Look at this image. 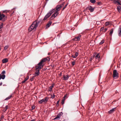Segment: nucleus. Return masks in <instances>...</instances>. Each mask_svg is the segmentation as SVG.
<instances>
[{
	"mask_svg": "<svg viewBox=\"0 0 121 121\" xmlns=\"http://www.w3.org/2000/svg\"><path fill=\"white\" fill-rule=\"evenodd\" d=\"M38 22H37L36 21H34L29 28L28 29L29 31L30 32L33 30H35L36 27L38 26V24L39 23Z\"/></svg>",
	"mask_w": 121,
	"mask_h": 121,
	"instance_id": "1",
	"label": "nucleus"
},
{
	"mask_svg": "<svg viewBox=\"0 0 121 121\" xmlns=\"http://www.w3.org/2000/svg\"><path fill=\"white\" fill-rule=\"evenodd\" d=\"M49 60L50 58L48 57L42 59L40 62L38 64V65H40L38 67V68H42L44 65V64L43 63L44 62L47 60L49 61Z\"/></svg>",
	"mask_w": 121,
	"mask_h": 121,
	"instance_id": "2",
	"label": "nucleus"
},
{
	"mask_svg": "<svg viewBox=\"0 0 121 121\" xmlns=\"http://www.w3.org/2000/svg\"><path fill=\"white\" fill-rule=\"evenodd\" d=\"M55 11L56 10L55 9H53L50 11L45 16L43 20L44 21L46 20L47 18L50 16L51 14Z\"/></svg>",
	"mask_w": 121,
	"mask_h": 121,
	"instance_id": "3",
	"label": "nucleus"
},
{
	"mask_svg": "<svg viewBox=\"0 0 121 121\" xmlns=\"http://www.w3.org/2000/svg\"><path fill=\"white\" fill-rule=\"evenodd\" d=\"M40 65H36L35 66L36 71V72H35V76H37L39 75V71L41 68H38V67Z\"/></svg>",
	"mask_w": 121,
	"mask_h": 121,
	"instance_id": "4",
	"label": "nucleus"
},
{
	"mask_svg": "<svg viewBox=\"0 0 121 121\" xmlns=\"http://www.w3.org/2000/svg\"><path fill=\"white\" fill-rule=\"evenodd\" d=\"M7 17L4 14H1L0 12V20L2 22H4L7 19Z\"/></svg>",
	"mask_w": 121,
	"mask_h": 121,
	"instance_id": "5",
	"label": "nucleus"
},
{
	"mask_svg": "<svg viewBox=\"0 0 121 121\" xmlns=\"http://www.w3.org/2000/svg\"><path fill=\"white\" fill-rule=\"evenodd\" d=\"M119 74L116 70H114L113 71V77L114 79H116L119 77Z\"/></svg>",
	"mask_w": 121,
	"mask_h": 121,
	"instance_id": "6",
	"label": "nucleus"
},
{
	"mask_svg": "<svg viewBox=\"0 0 121 121\" xmlns=\"http://www.w3.org/2000/svg\"><path fill=\"white\" fill-rule=\"evenodd\" d=\"M48 99V98L47 97H46L44 99H43L40 100L39 101V103L40 104H41L43 102L46 103Z\"/></svg>",
	"mask_w": 121,
	"mask_h": 121,
	"instance_id": "7",
	"label": "nucleus"
},
{
	"mask_svg": "<svg viewBox=\"0 0 121 121\" xmlns=\"http://www.w3.org/2000/svg\"><path fill=\"white\" fill-rule=\"evenodd\" d=\"M58 14V13L57 11L56 12L54 13L52 15L51 17L50 18V19L52 20L56 17V16Z\"/></svg>",
	"mask_w": 121,
	"mask_h": 121,
	"instance_id": "8",
	"label": "nucleus"
},
{
	"mask_svg": "<svg viewBox=\"0 0 121 121\" xmlns=\"http://www.w3.org/2000/svg\"><path fill=\"white\" fill-rule=\"evenodd\" d=\"M81 37V35H80L77 37H75L74 38L72 39V40L74 41H79L80 39V38Z\"/></svg>",
	"mask_w": 121,
	"mask_h": 121,
	"instance_id": "9",
	"label": "nucleus"
},
{
	"mask_svg": "<svg viewBox=\"0 0 121 121\" xmlns=\"http://www.w3.org/2000/svg\"><path fill=\"white\" fill-rule=\"evenodd\" d=\"M94 8H93L91 6L89 5L87 7V8L91 12L93 11Z\"/></svg>",
	"mask_w": 121,
	"mask_h": 121,
	"instance_id": "10",
	"label": "nucleus"
},
{
	"mask_svg": "<svg viewBox=\"0 0 121 121\" xmlns=\"http://www.w3.org/2000/svg\"><path fill=\"white\" fill-rule=\"evenodd\" d=\"M113 2V3L116 4L117 5H121L118 0H111Z\"/></svg>",
	"mask_w": 121,
	"mask_h": 121,
	"instance_id": "11",
	"label": "nucleus"
},
{
	"mask_svg": "<svg viewBox=\"0 0 121 121\" xmlns=\"http://www.w3.org/2000/svg\"><path fill=\"white\" fill-rule=\"evenodd\" d=\"M62 7L61 5H59L57 6L56 7V11L58 12L60 9V8Z\"/></svg>",
	"mask_w": 121,
	"mask_h": 121,
	"instance_id": "12",
	"label": "nucleus"
},
{
	"mask_svg": "<svg viewBox=\"0 0 121 121\" xmlns=\"http://www.w3.org/2000/svg\"><path fill=\"white\" fill-rule=\"evenodd\" d=\"M118 33L119 36H121V25L120 26L118 29Z\"/></svg>",
	"mask_w": 121,
	"mask_h": 121,
	"instance_id": "13",
	"label": "nucleus"
},
{
	"mask_svg": "<svg viewBox=\"0 0 121 121\" xmlns=\"http://www.w3.org/2000/svg\"><path fill=\"white\" fill-rule=\"evenodd\" d=\"M69 78V77L68 75L63 76V78H64V80H67Z\"/></svg>",
	"mask_w": 121,
	"mask_h": 121,
	"instance_id": "14",
	"label": "nucleus"
},
{
	"mask_svg": "<svg viewBox=\"0 0 121 121\" xmlns=\"http://www.w3.org/2000/svg\"><path fill=\"white\" fill-rule=\"evenodd\" d=\"M29 78V76L28 75L26 77V78H25L24 80L22 81V83H25V82Z\"/></svg>",
	"mask_w": 121,
	"mask_h": 121,
	"instance_id": "15",
	"label": "nucleus"
},
{
	"mask_svg": "<svg viewBox=\"0 0 121 121\" xmlns=\"http://www.w3.org/2000/svg\"><path fill=\"white\" fill-rule=\"evenodd\" d=\"M67 94H66L64 97L62 99L61 103L62 104H64V101L65 99V98L66 97Z\"/></svg>",
	"mask_w": 121,
	"mask_h": 121,
	"instance_id": "16",
	"label": "nucleus"
},
{
	"mask_svg": "<svg viewBox=\"0 0 121 121\" xmlns=\"http://www.w3.org/2000/svg\"><path fill=\"white\" fill-rule=\"evenodd\" d=\"M8 59L6 58L3 59L2 60V63H5L8 61Z\"/></svg>",
	"mask_w": 121,
	"mask_h": 121,
	"instance_id": "17",
	"label": "nucleus"
},
{
	"mask_svg": "<svg viewBox=\"0 0 121 121\" xmlns=\"http://www.w3.org/2000/svg\"><path fill=\"white\" fill-rule=\"evenodd\" d=\"M5 75L4 74H2L1 75L0 74V80L1 79H4L5 78Z\"/></svg>",
	"mask_w": 121,
	"mask_h": 121,
	"instance_id": "18",
	"label": "nucleus"
},
{
	"mask_svg": "<svg viewBox=\"0 0 121 121\" xmlns=\"http://www.w3.org/2000/svg\"><path fill=\"white\" fill-rule=\"evenodd\" d=\"M79 53L77 52H76L75 53V55L74 56L73 55H72V57L74 58H76L78 55Z\"/></svg>",
	"mask_w": 121,
	"mask_h": 121,
	"instance_id": "19",
	"label": "nucleus"
},
{
	"mask_svg": "<svg viewBox=\"0 0 121 121\" xmlns=\"http://www.w3.org/2000/svg\"><path fill=\"white\" fill-rule=\"evenodd\" d=\"M116 109V108H113L112 109L110 110L108 112L109 114H111L112 112H114Z\"/></svg>",
	"mask_w": 121,
	"mask_h": 121,
	"instance_id": "20",
	"label": "nucleus"
},
{
	"mask_svg": "<svg viewBox=\"0 0 121 121\" xmlns=\"http://www.w3.org/2000/svg\"><path fill=\"white\" fill-rule=\"evenodd\" d=\"M54 85V84H52V86L49 87L48 90L49 91H52V88L53 87Z\"/></svg>",
	"mask_w": 121,
	"mask_h": 121,
	"instance_id": "21",
	"label": "nucleus"
},
{
	"mask_svg": "<svg viewBox=\"0 0 121 121\" xmlns=\"http://www.w3.org/2000/svg\"><path fill=\"white\" fill-rule=\"evenodd\" d=\"M52 23L51 22H49L47 24L46 26V27L48 28L49 27Z\"/></svg>",
	"mask_w": 121,
	"mask_h": 121,
	"instance_id": "22",
	"label": "nucleus"
},
{
	"mask_svg": "<svg viewBox=\"0 0 121 121\" xmlns=\"http://www.w3.org/2000/svg\"><path fill=\"white\" fill-rule=\"evenodd\" d=\"M100 56L99 55V54H97L95 57V58L96 59L99 60V58H100Z\"/></svg>",
	"mask_w": 121,
	"mask_h": 121,
	"instance_id": "23",
	"label": "nucleus"
},
{
	"mask_svg": "<svg viewBox=\"0 0 121 121\" xmlns=\"http://www.w3.org/2000/svg\"><path fill=\"white\" fill-rule=\"evenodd\" d=\"M12 97V95H11L9 96L8 97L6 98L5 99V100H9Z\"/></svg>",
	"mask_w": 121,
	"mask_h": 121,
	"instance_id": "24",
	"label": "nucleus"
},
{
	"mask_svg": "<svg viewBox=\"0 0 121 121\" xmlns=\"http://www.w3.org/2000/svg\"><path fill=\"white\" fill-rule=\"evenodd\" d=\"M113 29H112L110 30V33L109 34L111 35L112 36V33H113Z\"/></svg>",
	"mask_w": 121,
	"mask_h": 121,
	"instance_id": "25",
	"label": "nucleus"
},
{
	"mask_svg": "<svg viewBox=\"0 0 121 121\" xmlns=\"http://www.w3.org/2000/svg\"><path fill=\"white\" fill-rule=\"evenodd\" d=\"M60 117L59 116V115H58V114L57 115V116L54 119V120H56V119H58V120H59V119L60 118Z\"/></svg>",
	"mask_w": 121,
	"mask_h": 121,
	"instance_id": "26",
	"label": "nucleus"
},
{
	"mask_svg": "<svg viewBox=\"0 0 121 121\" xmlns=\"http://www.w3.org/2000/svg\"><path fill=\"white\" fill-rule=\"evenodd\" d=\"M117 9L118 11H119L121 9V7L120 6H118L117 7Z\"/></svg>",
	"mask_w": 121,
	"mask_h": 121,
	"instance_id": "27",
	"label": "nucleus"
},
{
	"mask_svg": "<svg viewBox=\"0 0 121 121\" xmlns=\"http://www.w3.org/2000/svg\"><path fill=\"white\" fill-rule=\"evenodd\" d=\"M104 40H102L101 42L99 43V44L100 45H101L104 43Z\"/></svg>",
	"mask_w": 121,
	"mask_h": 121,
	"instance_id": "28",
	"label": "nucleus"
},
{
	"mask_svg": "<svg viewBox=\"0 0 121 121\" xmlns=\"http://www.w3.org/2000/svg\"><path fill=\"white\" fill-rule=\"evenodd\" d=\"M90 1L92 3H94L96 2L95 0H90Z\"/></svg>",
	"mask_w": 121,
	"mask_h": 121,
	"instance_id": "29",
	"label": "nucleus"
},
{
	"mask_svg": "<svg viewBox=\"0 0 121 121\" xmlns=\"http://www.w3.org/2000/svg\"><path fill=\"white\" fill-rule=\"evenodd\" d=\"M3 23H1L0 25V29L1 28H2L3 27Z\"/></svg>",
	"mask_w": 121,
	"mask_h": 121,
	"instance_id": "30",
	"label": "nucleus"
},
{
	"mask_svg": "<svg viewBox=\"0 0 121 121\" xmlns=\"http://www.w3.org/2000/svg\"><path fill=\"white\" fill-rule=\"evenodd\" d=\"M55 95L54 94H53V95H51V98L52 99H54L55 97Z\"/></svg>",
	"mask_w": 121,
	"mask_h": 121,
	"instance_id": "31",
	"label": "nucleus"
},
{
	"mask_svg": "<svg viewBox=\"0 0 121 121\" xmlns=\"http://www.w3.org/2000/svg\"><path fill=\"white\" fill-rule=\"evenodd\" d=\"M68 3H67V4H66L65 5V6L63 8V10H64V9L66 8V7H67V5H68Z\"/></svg>",
	"mask_w": 121,
	"mask_h": 121,
	"instance_id": "32",
	"label": "nucleus"
},
{
	"mask_svg": "<svg viewBox=\"0 0 121 121\" xmlns=\"http://www.w3.org/2000/svg\"><path fill=\"white\" fill-rule=\"evenodd\" d=\"M58 115L60 117V116H61L63 115V113L62 112H60Z\"/></svg>",
	"mask_w": 121,
	"mask_h": 121,
	"instance_id": "33",
	"label": "nucleus"
},
{
	"mask_svg": "<svg viewBox=\"0 0 121 121\" xmlns=\"http://www.w3.org/2000/svg\"><path fill=\"white\" fill-rule=\"evenodd\" d=\"M5 73V70H3L1 73V74H4Z\"/></svg>",
	"mask_w": 121,
	"mask_h": 121,
	"instance_id": "34",
	"label": "nucleus"
},
{
	"mask_svg": "<svg viewBox=\"0 0 121 121\" xmlns=\"http://www.w3.org/2000/svg\"><path fill=\"white\" fill-rule=\"evenodd\" d=\"M108 30V29L107 28H105V29H104V30L103 32H105L106 31V30Z\"/></svg>",
	"mask_w": 121,
	"mask_h": 121,
	"instance_id": "35",
	"label": "nucleus"
},
{
	"mask_svg": "<svg viewBox=\"0 0 121 121\" xmlns=\"http://www.w3.org/2000/svg\"><path fill=\"white\" fill-rule=\"evenodd\" d=\"M104 27H102L100 29V31H103V30H104Z\"/></svg>",
	"mask_w": 121,
	"mask_h": 121,
	"instance_id": "36",
	"label": "nucleus"
},
{
	"mask_svg": "<svg viewBox=\"0 0 121 121\" xmlns=\"http://www.w3.org/2000/svg\"><path fill=\"white\" fill-rule=\"evenodd\" d=\"M72 64L73 65H74L75 64V62L74 61L72 62Z\"/></svg>",
	"mask_w": 121,
	"mask_h": 121,
	"instance_id": "37",
	"label": "nucleus"
},
{
	"mask_svg": "<svg viewBox=\"0 0 121 121\" xmlns=\"http://www.w3.org/2000/svg\"><path fill=\"white\" fill-rule=\"evenodd\" d=\"M109 24V22H107L105 23V25L106 26H107Z\"/></svg>",
	"mask_w": 121,
	"mask_h": 121,
	"instance_id": "38",
	"label": "nucleus"
},
{
	"mask_svg": "<svg viewBox=\"0 0 121 121\" xmlns=\"http://www.w3.org/2000/svg\"><path fill=\"white\" fill-rule=\"evenodd\" d=\"M65 2H63L60 5H61V6H62V7L64 4H65Z\"/></svg>",
	"mask_w": 121,
	"mask_h": 121,
	"instance_id": "39",
	"label": "nucleus"
},
{
	"mask_svg": "<svg viewBox=\"0 0 121 121\" xmlns=\"http://www.w3.org/2000/svg\"><path fill=\"white\" fill-rule=\"evenodd\" d=\"M3 11V13H7L8 12L7 11V10H6Z\"/></svg>",
	"mask_w": 121,
	"mask_h": 121,
	"instance_id": "40",
	"label": "nucleus"
},
{
	"mask_svg": "<svg viewBox=\"0 0 121 121\" xmlns=\"http://www.w3.org/2000/svg\"><path fill=\"white\" fill-rule=\"evenodd\" d=\"M35 108V106L34 105L32 107V109H34Z\"/></svg>",
	"mask_w": 121,
	"mask_h": 121,
	"instance_id": "41",
	"label": "nucleus"
},
{
	"mask_svg": "<svg viewBox=\"0 0 121 121\" xmlns=\"http://www.w3.org/2000/svg\"><path fill=\"white\" fill-rule=\"evenodd\" d=\"M59 100L57 102V104H56V105H59Z\"/></svg>",
	"mask_w": 121,
	"mask_h": 121,
	"instance_id": "42",
	"label": "nucleus"
},
{
	"mask_svg": "<svg viewBox=\"0 0 121 121\" xmlns=\"http://www.w3.org/2000/svg\"><path fill=\"white\" fill-rule=\"evenodd\" d=\"M8 106L7 105H6L5 107V109L7 110L8 108Z\"/></svg>",
	"mask_w": 121,
	"mask_h": 121,
	"instance_id": "43",
	"label": "nucleus"
},
{
	"mask_svg": "<svg viewBox=\"0 0 121 121\" xmlns=\"http://www.w3.org/2000/svg\"><path fill=\"white\" fill-rule=\"evenodd\" d=\"M6 110V109H3V111L4 112H5Z\"/></svg>",
	"mask_w": 121,
	"mask_h": 121,
	"instance_id": "44",
	"label": "nucleus"
},
{
	"mask_svg": "<svg viewBox=\"0 0 121 121\" xmlns=\"http://www.w3.org/2000/svg\"><path fill=\"white\" fill-rule=\"evenodd\" d=\"M7 48V47L6 46H5L4 48V49H6Z\"/></svg>",
	"mask_w": 121,
	"mask_h": 121,
	"instance_id": "45",
	"label": "nucleus"
},
{
	"mask_svg": "<svg viewBox=\"0 0 121 121\" xmlns=\"http://www.w3.org/2000/svg\"><path fill=\"white\" fill-rule=\"evenodd\" d=\"M101 3V2H98V5H100V4Z\"/></svg>",
	"mask_w": 121,
	"mask_h": 121,
	"instance_id": "46",
	"label": "nucleus"
},
{
	"mask_svg": "<svg viewBox=\"0 0 121 121\" xmlns=\"http://www.w3.org/2000/svg\"><path fill=\"white\" fill-rule=\"evenodd\" d=\"M34 78V77H33L32 78H31L30 79V80L31 81H32V79Z\"/></svg>",
	"mask_w": 121,
	"mask_h": 121,
	"instance_id": "47",
	"label": "nucleus"
},
{
	"mask_svg": "<svg viewBox=\"0 0 121 121\" xmlns=\"http://www.w3.org/2000/svg\"><path fill=\"white\" fill-rule=\"evenodd\" d=\"M2 85V82H1L0 83V86H1Z\"/></svg>",
	"mask_w": 121,
	"mask_h": 121,
	"instance_id": "48",
	"label": "nucleus"
},
{
	"mask_svg": "<svg viewBox=\"0 0 121 121\" xmlns=\"http://www.w3.org/2000/svg\"><path fill=\"white\" fill-rule=\"evenodd\" d=\"M35 121V120L33 119V120H31L30 121Z\"/></svg>",
	"mask_w": 121,
	"mask_h": 121,
	"instance_id": "49",
	"label": "nucleus"
},
{
	"mask_svg": "<svg viewBox=\"0 0 121 121\" xmlns=\"http://www.w3.org/2000/svg\"><path fill=\"white\" fill-rule=\"evenodd\" d=\"M50 53H48V55H50Z\"/></svg>",
	"mask_w": 121,
	"mask_h": 121,
	"instance_id": "50",
	"label": "nucleus"
},
{
	"mask_svg": "<svg viewBox=\"0 0 121 121\" xmlns=\"http://www.w3.org/2000/svg\"><path fill=\"white\" fill-rule=\"evenodd\" d=\"M15 9V8H14L13 9H12V10L14 9Z\"/></svg>",
	"mask_w": 121,
	"mask_h": 121,
	"instance_id": "51",
	"label": "nucleus"
},
{
	"mask_svg": "<svg viewBox=\"0 0 121 121\" xmlns=\"http://www.w3.org/2000/svg\"><path fill=\"white\" fill-rule=\"evenodd\" d=\"M0 31H1L2 30H0Z\"/></svg>",
	"mask_w": 121,
	"mask_h": 121,
	"instance_id": "52",
	"label": "nucleus"
}]
</instances>
